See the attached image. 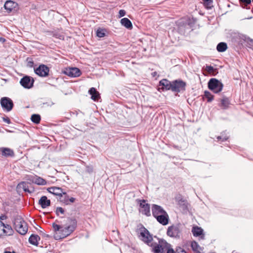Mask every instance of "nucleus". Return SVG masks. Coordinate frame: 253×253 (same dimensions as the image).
I'll list each match as a JSON object with an SVG mask.
<instances>
[{"instance_id":"a878e982","label":"nucleus","mask_w":253,"mask_h":253,"mask_svg":"<svg viewBox=\"0 0 253 253\" xmlns=\"http://www.w3.org/2000/svg\"><path fill=\"white\" fill-rule=\"evenodd\" d=\"M40 240V237L38 235L32 234L29 239V242L33 245L37 246Z\"/></svg>"},{"instance_id":"473e14b6","label":"nucleus","mask_w":253,"mask_h":253,"mask_svg":"<svg viewBox=\"0 0 253 253\" xmlns=\"http://www.w3.org/2000/svg\"><path fill=\"white\" fill-rule=\"evenodd\" d=\"M18 187L22 188L24 191L29 192V190L27 186V184L25 182H22L18 185Z\"/></svg>"},{"instance_id":"e433bc0d","label":"nucleus","mask_w":253,"mask_h":253,"mask_svg":"<svg viewBox=\"0 0 253 253\" xmlns=\"http://www.w3.org/2000/svg\"><path fill=\"white\" fill-rule=\"evenodd\" d=\"M206 70L209 73H212L214 71V68L211 66H207L206 67Z\"/></svg>"},{"instance_id":"ea45409f","label":"nucleus","mask_w":253,"mask_h":253,"mask_svg":"<svg viewBox=\"0 0 253 253\" xmlns=\"http://www.w3.org/2000/svg\"><path fill=\"white\" fill-rule=\"evenodd\" d=\"M240 2L246 4V5L251 3V0H239Z\"/></svg>"},{"instance_id":"de8ad7c7","label":"nucleus","mask_w":253,"mask_h":253,"mask_svg":"<svg viewBox=\"0 0 253 253\" xmlns=\"http://www.w3.org/2000/svg\"><path fill=\"white\" fill-rule=\"evenodd\" d=\"M4 253H12L11 252L9 251H5Z\"/></svg>"},{"instance_id":"aec40b11","label":"nucleus","mask_w":253,"mask_h":253,"mask_svg":"<svg viewBox=\"0 0 253 253\" xmlns=\"http://www.w3.org/2000/svg\"><path fill=\"white\" fill-rule=\"evenodd\" d=\"M39 204L41 206L42 208L44 209L50 206V201L48 200L46 196H43L40 199Z\"/></svg>"},{"instance_id":"f03ea898","label":"nucleus","mask_w":253,"mask_h":253,"mask_svg":"<svg viewBox=\"0 0 253 253\" xmlns=\"http://www.w3.org/2000/svg\"><path fill=\"white\" fill-rule=\"evenodd\" d=\"M77 227V221L74 219L69 220V224L66 227H62L61 230V235H55L56 240L63 239L70 235L76 229Z\"/></svg>"},{"instance_id":"dca6fc26","label":"nucleus","mask_w":253,"mask_h":253,"mask_svg":"<svg viewBox=\"0 0 253 253\" xmlns=\"http://www.w3.org/2000/svg\"><path fill=\"white\" fill-rule=\"evenodd\" d=\"M157 221L163 225H166L169 223V218L167 212H164L161 215L157 216L155 218Z\"/></svg>"},{"instance_id":"6e6552de","label":"nucleus","mask_w":253,"mask_h":253,"mask_svg":"<svg viewBox=\"0 0 253 253\" xmlns=\"http://www.w3.org/2000/svg\"><path fill=\"white\" fill-rule=\"evenodd\" d=\"M13 232L10 225L4 224L1 221H0V236L11 235Z\"/></svg>"},{"instance_id":"b1692460","label":"nucleus","mask_w":253,"mask_h":253,"mask_svg":"<svg viewBox=\"0 0 253 253\" xmlns=\"http://www.w3.org/2000/svg\"><path fill=\"white\" fill-rule=\"evenodd\" d=\"M0 152L3 156L8 157L12 156L14 155L13 151L8 148H1L0 149Z\"/></svg>"},{"instance_id":"c756f323","label":"nucleus","mask_w":253,"mask_h":253,"mask_svg":"<svg viewBox=\"0 0 253 253\" xmlns=\"http://www.w3.org/2000/svg\"><path fill=\"white\" fill-rule=\"evenodd\" d=\"M52 227L54 229V231H55V233L54 234V236L55 237V235H61V230L62 229V226L57 225L55 224V223H53L52 224Z\"/></svg>"},{"instance_id":"4be33fe9","label":"nucleus","mask_w":253,"mask_h":253,"mask_svg":"<svg viewBox=\"0 0 253 253\" xmlns=\"http://www.w3.org/2000/svg\"><path fill=\"white\" fill-rule=\"evenodd\" d=\"M160 85L162 86L163 88H165L166 90H171L172 87V82L166 79H163L160 82Z\"/></svg>"},{"instance_id":"39448f33","label":"nucleus","mask_w":253,"mask_h":253,"mask_svg":"<svg viewBox=\"0 0 253 253\" xmlns=\"http://www.w3.org/2000/svg\"><path fill=\"white\" fill-rule=\"evenodd\" d=\"M208 87L210 89L215 93L220 92L223 87L222 83L218 80L212 78L208 83Z\"/></svg>"},{"instance_id":"20e7f679","label":"nucleus","mask_w":253,"mask_h":253,"mask_svg":"<svg viewBox=\"0 0 253 253\" xmlns=\"http://www.w3.org/2000/svg\"><path fill=\"white\" fill-rule=\"evenodd\" d=\"M154 253H175L174 251L170 248V245L166 241L159 240L158 246L154 249Z\"/></svg>"},{"instance_id":"9d476101","label":"nucleus","mask_w":253,"mask_h":253,"mask_svg":"<svg viewBox=\"0 0 253 253\" xmlns=\"http://www.w3.org/2000/svg\"><path fill=\"white\" fill-rule=\"evenodd\" d=\"M63 73L70 77H78L81 74L80 69L76 67L66 68Z\"/></svg>"},{"instance_id":"5701e85b","label":"nucleus","mask_w":253,"mask_h":253,"mask_svg":"<svg viewBox=\"0 0 253 253\" xmlns=\"http://www.w3.org/2000/svg\"><path fill=\"white\" fill-rule=\"evenodd\" d=\"M89 94L91 95V98L94 100H97L100 98L99 92L94 87H91L88 91Z\"/></svg>"},{"instance_id":"9b49d317","label":"nucleus","mask_w":253,"mask_h":253,"mask_svg":"<svg viewBox=\"0 0 253 253\" xmlns=\"http://www.w3.org/2000/svg\"><path fill=\"white\" fill-rule=\"evenodd\" d=\"M34 82L33 78L26 76L21 79L20 83L24 88H30L33 86Z\"/></svg>"},{"instance_id":"f257e3e1","label":"nucleus","mask_w":253,"mask_h":253,"mask_svg":"<svg viewBox=\"0 0 253 253\" xmlns=\"http://www.w3.org/2000/svg\"><path fill=\"white\" fill-rule=\"evenodd\" d=\"M139 238L141 240L146 243L149 246L152 247V251L154 252V249L158 246V243L153 241L152 236L150 234L149 231L145 227H142L140 228Z\"/></svg>"},{"instance_id":"4c0bfd02","label":"nucleus","mask_w":253,"mask_h":253,"mask_svg":"<svg viewBox=\"0 0 253 253\" xmlns=\"http://www.w3.org/2000/svg\"><path fill=\"white\" fill-rule=\"evenodd\" d=\"M126 12L125 10H123V9L120 10L119 12V17L121 18L122 17L126 15Z\"/></svg>"},{"instance_id":"f704fd0d","label":"nucleus","mask_w":253,"mask_h":253,"mask_svg":"<svg viewBox=\"0 0 253 253\" xmlns=\"http://www.w3.org/2000/svg\"><path fill=\"white\" fill-rule=\"evenodd\" d=\"M96 35L99 38L103 37L105 36V33L103 30H97Z\"/></svg>"},{"instance_id":"f3484780","label":"nucleus","mask_w":253,"mask_h":253,"mask_svg":"<svg viewBox=\"0 0 253 253\" xmlns=\"http://www.w3.org/2000/svg\"><path fill=\"white\" fill-rule=\"evenodd\" d=\"M4 7L8 12H10L16 10L18 7V4L12 0H7L5 2Z\"/></svg>"},{"instance_id":"58836bf2","label":"nucleus","mask_w":253,"mask_h":253,"mask_svg":"<svg viewBox=\"0 0 253 253\" xmlns=\"http://www.w3.org/2000/svg\"><path fill=\"white\" fill-rule=\"evenodd\" d=\"M86 171L88 173H91L93 171V168L91 166H87L86 167Z\"/></svg>"},{"instance_id":"2eb2a0df","label":"nucleus","mask_w":253,"mask_h":253,"mask_svg":"<svg viewBox=\"0 0 253 253\" xmlns=\"http://www.w3.org/2000/svg\"><path fill=\"white\" fill-rule=\"evenodd\" d=\"M152 212L153 216L156 218L157 216L162 214L166 211L160 206L153 204L152 206Z\"/></svg>"},{"instance_id":"7c9ffc66","label":"nucleus","mask_w":253,"mask_h":253,"mask_svg":"<svg viewBox=\"0 0 253 253\" xmlns=\"http://www.w3.org/2000/svg\"><path fill=\"white\" fill-rule=\"evenodd\" d=\"M31 119L33 123L38 124L40 122L41 116L38 114H34L32 115Z\"/></svg>"},{"instance_id":"412c9836","label":"nucleus","mask_w":253,"mask_h":253,"mask_svg":"<svg viewBox=\"0 0 253 253\" xmlns=\"http://www.w3.org/2000/svg\"><path fill=\"white\" fill-rule=\"evenodd\" d=\"M48 191L54 195L59 196L60 197V196L62 194V193L64 192L63 189L59 187H50L48 189Z\"/></svg>"},{"instance_id":"c03bdc74","label":"nucleus","mask_w":253,"mask_h":253,"mask_svg":"<svg viewBox=\"0 0 253 253\" xmlns=\"http://www.w3.org/2000/svg\"><path fill=\"white\" fill-rule=\"evenodd\" d=\"M0 220H4V219H5V216H4V215L0 216Z\"/></svg>"},{"instance_id":"393cba45","label":"nucleus","mask_w":253,"mask_h":253,"mask_svg":"<svg viewBox=\"0 0 253 253\" xmlns=\"http://www.w3.org/2000/svg\"><path fill=\"white\" fill-rule=\"evenodd\" d=\"M121 24L126 28L131 29L132 28V25L131 21L127 18H124L121 20Z\"/></svg>"},{"instance_id":"7ed1b4c3","label":"nucleus","mask_w":253,"mask_h":253,"mask_svg":"<svg viewBox=\"0 0 253 253\" xmlns=\"http://www.w3.org/2000/svg\"><path fill=\"white\" fill-rule=\"evenodd\" d=\"M13 224L15 230L20 234L25 235L28 231L27 223L20 215L15 216Z\"/></svg>"},{"instance_id":"2f4dec72","label":"nucleus","mask_w":253,"mask_h":253,"mask_svg":"<svg viewBox=\"0 0 253 253\" xmlns=\"http://www.w3.org/2000/svg\"><path fill=\"white\" fill-rule=\"evenodd\" d=\"M204 96L207 98L208 102H211L213 100V96L209 91H205Z\"/></svg>"},{"instance_id":"37998d69","label":"nucleus","mask_w":253,"mask_h":253,"mask_svg":"<svg viewBox=\"0 0 253 253\" xmlns=\"http://www.w3.org/2000/svg\"><path fill=\"white\" fill-rule=\"evenodd\" d=\"M3 120L8 124L10 123V119L8 118H3Z\"/></svg>"},{"instance_id":"79ce46f5","label":"nucleus","mask_w":253,"mask_h":253,"mask_svg":"<svg viewBox=\"0 0 253 253\" xmlns=\"http://www.w3.org/2000/svg\"><path fill=\"white\" fill-rule=\"evenodd\" d=\"M34 65V62L32 61H29L27 63L28 66L30 67H32Z\"/></svg>"},{"instance_id":"c9c22d12","label":"nucleus","mask_w":253,"mask_h":253,"mask_svg":"<svg viewBox=\"0 0 253 253\" xmlns=\"http://www.w3.org/2000/svg\"><path fill=\"white\" fill-rule=\"evenodd\" d=\"M56 212L57 215H59L60 214H64V209L61 207H58L56 208Z\"/></svg>"},{"instance_id":"a19ab883","label":"nucleus","mask_w":253,"mask_h":253,"mask_svg":"<svg viewBox=\"0 0 253 253\" xmlns=\"http://www.w3.org/2000/svg\"><path fill=\"white\" fill-rule=\"evenodd\" d=\"M228 137L227 136H218L217 139L218 140L222 139V141L226 140L228 139Z\"/></svg>"},{"instance_id":"ddd939ff","label":"nucleus","mask_w":253,"mask_h":253,"mask_svg":"<svg viewBox=\"0 0 253 253\" xmlns=\"http://www.w3.org/2000/svg\"><path fill=\"white\" fill-rule=\"evenodd\" d=\"M185 83L181 81H175L172 82L171 90L174 92H180L185 90Z\"/></svg>"},{"instance_id":"c85d7f7f","label":"nucleus","mask_w":253,"mask_h":253,"mask_svg":"<svg viewBox=\"0 0 253 253\" xmlns=\"http://www.w3.org/2000/svg\"><path fill=\"white\" fill-rule=\"evenodd\" d=\"M227 48V44L225 42H220L217 45L216 49L219 52H224Z\"/></svg>"},{"instance_id":"6ab92c4d","label":"nucleus","mask_w":253,"mask_h":253,"mask_svg":"<svg viewBox=\"0 0 253 253\" xmlns=\"http://www.w3.org/2000/svg\"><path fill=\"white\" fill-rule=\"evenodd\" d=\"M192 232L195 237H199L202 239H204V234H203V230L198 226H194L192 228Z\"/></svg>"},{"instance_id":"4468645a","label":"nucleus","mask_w":253,"mask_h":253,"mask_svg":"<svg viewBox=\"0 0 253 253\" xmlns=\"http://www.w3.org/2000/svg\"><path fill=\"white\" fill-rule=\"evenodd\" d=\"M28 180L32 183L39 185H45L46 184V181L45 179L37 175H30L28 176Z\"/></svg>"},{"instance_id":"cd10ccee","label":"nucleus","mask_w":253,"mask_h":253,"mask_svg":"<svg viewBox=\"0 0 253 253\" xmlns=\"http://www.w3.org/2000/svg\"><path fill=\"white\" fill-rule=\"evenodd\" d=\"M230 104L229 100L228 98L224 97L221 100L220 106L223 109H227Z\"/></svg>"},{"instance_id":"0eeeda50","label":"nucleus","mask_w":253,"mask_h":253,"mask_svg":"<svg viewBox=\"0 0 253 253\" xmlns=\"http://www.w3.org/2000/svg\"><path fill=\"white\" fill-rule=\"evenodd\" d=\"M0 104L3 109L8 112L11 111L13 107L12 100L6 97L1 98Z\"/></svg>"},{"instance_id":"1a4fd4ad","label":"nucleus","mask_w":253,"mask_h":253,"mask_svg":"<svg viewBox=\"0 0 253 253\" xmlns=\"http://www.w3.org/2000/svg\"><path fill=\"white\" fill-rule=\"evenodd\" d=\"M49 69L48 67L43 64L40 65L38 68L35 69V73L38 76L45 77L48 75Z\"/></svg>"},{"instance_id":"a18cd8bd","label":"nucleus","mask_w":253,"mask_h":253,"mask_svg":"<svg viewBox=\"0 0 253 253\" xmlns=\"http://www.w3.org/2000/svg\"><path fill=\"white\" fill-rule=\"evenodd\" d=\"M5 40L3 38H0V42H5Z\"/></svg>"},{"instance_id":"72a5a7b5","label":"nucleus","mask_w":253,"mask_h":253,"mask_svg":"<svg viewBox=\"0 0 253 253\" xmlns=\"http://www.w3.org/2000/svg\"><path fill=\"white\" fill-rule=\"evenodd\" d=\"M205 6L207 8H210L212 6V0H203Z\"/></svg>"},{"instance_id":"f8f14e48","label":"nucleus","mask_w":253,"mask_h":253,"mask_svg":"<svg viewBox=\"0 0 253 253\" xmlns=\"http://www.w3.org/2000/svg\"><path fill=\"white\" fill-rule=\"evenodd\" d=\"M139 204L140 208L139 210L140 212H141L142 214L146 215V216H150L151 214L149 205L147 203H146V202L144 200H139Z\"/></svg>"},{"instance_id":"49530a36","label":"nucleus","mask_w":253,"mask_h":253,"mask_svg":"<svg viewBox=\"0 0 253 253\" xmlns=\"http://www.w3.org/2000/svg\"><path fill=\"white\" fill-rule=\"evenodd\" d=\"M179 253H186L184 250H181Z\"/></svg>"},{"instance_id":"bb28decb","label":"nucleus","mask_w":253,"mask_h":253,"mask_svg":"<svg viewBox=\"0 0 253 253\" xmlns=\"http://www.w3.org/2000/svg\"><path fill=\"white\" fill-rule=\"evenodd\" d=\"M191 247L193 251L196 253H202V248L196 241H192L191 243Z\"/></svg>"},{"instance_id":"a211bd4d","label":"nucleus","mask_w":253,"mask_h":253,"mask_svg":"<svg viewBox=\"0 0 253 253\" xmlns=\"http://www.w3.org/2000/svg\"><path fill=\"white\" fill-rule=\"evenodd\" d=\"M60 201L66 205H69L71 203H74L75 201L74 198H69V196L64 192L60 197Z\"/></svg>"},{"instance_id":"423d86ee","label":"nucleus","mask_w":253,"mask_h":253,"mask_svg":"<svg viewBox=\"0 0 253 253\" xmlns=\"http://www.w3.org/2000/svg\"><path fill=\"white\" fill-rule=\"evenodd\" d=\"M180 232L179 225L176 224L169 226L167 229V234L169 237L177 238L180 236Z\"/></svg>"}]
</instances>
